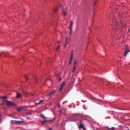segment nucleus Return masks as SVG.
<instances>
[{
    "instance_id": "obj_6",
    "label": "nucleus",
    "mask_w": 130,
    "mask_h": 130,
    "mask_svg": "<svg viewBox=\"0 0 130 130\" xmlns=\"http://www.w3.org/2000/svg\"><path fill=\"white\" fill-rule=\"evenodd\" d=\"M125 52L124 55V56H126V55H127V53H129V52H130V50L128 49V46L127 45H126L125 46Z\"/></svg>"
},
{
    "instance_id": "obj_11",
    "label": "nucleus",
    "mask_w": 130,
    "mask_h": 130,
    "mask_svg": "<svg viewBox=\"0 0 130 130\" xmlns=\"http://www.w3.org/2000/svg\"><path fill=\"white\" fill-rule=\"evenodd\" d=\"M54 93H55V90H54V91H52L51 92H50V93L48 94V96H49V98H50V97H51V95L53 94H54Z\"/></svg>"
},
{
    "instance_id": "obj_28",
    "label": "nucleus",
    "mask_w": 130,
    "mask_h": 130,
    "mask_svg": "<svg viewBox=\"0 0 130 130\" xmlns=\"http://www.w3.org/2000/svg\"><path fill=\"white\" fill-rule=\"evenodd\" d=\"M7 54H8V53L4 54V55H6V56H7Z\"/></svg>"
},
{
    "instance_id": "obj_22",
    "label": "nucleus",
    "mask_w": 130,
    "mask_h": 130,
    "mask_svg": "<svg viewBox=\"0 0 130 130\" xmlns=\"http://www.w3.org/2000/svg\"><path fill=\"white\" fill-rule=\"evenodd\" d=\"M18 111H22V108H19L17 109Z\"/></svg>"
},
{
    "instance_id": "obj_33",
    "label": "nucleus",
    "mask_w": 130,
    "mask_h": 130,
    "mask_svg": "<svg viewBox=\"0 0 130 130\" xmlns=\"http://www.w3.org/2000/svg\"><path fill=\"white\" fill-rule=\"evenodd\" d=\"M1 119H0V123H1Z\"/></svg>"
},
{
    "instance_id": "obj_9",
    "label": "nucleus",
    "mask_w": 130,
    "mask_h": 130,
    "mask_svg": "<svg viewBox=\"0 0 130 130\" xmlns=\"http://www.w3.org/2000/svg\"><path fill=\"white\" fill-rule=\"evenodd\" d=\"M64 85H66V82H63V83L61 85V86L59 89L60 92L61 91V90H62V88L64 87Z\"/></svg>"
},
{
    "instance_id": "obj_18",
    "label": "nucleus",
    "mask_w": 130,
    "mask_h": 130,
    "mask_svg": "<svg viewBox=\"0 0 130 130\" xmlns=\"http://www.w3.org/2000/svg\"><path fill=\"white\" fill-rule=\"evenodd\" d=\"M107 128H108V129H109V130H110V129H112V130L114 129V127H112L111 128H109V127H107Z\"/></svg>"
},
{
    "instance_id": "obj_16",
    "label": "nucleus",
    "mask_w": 130,
    "mask_h": 130,
    "mask_svg": "<svg viewBox=\"0 0 130 130\" xmlns=\"http://www.w3.org/2000/svg\"><path fill=\"white\" fill-rule=\"evenodd\" d=\"M43 101H44L43 100H41V101H40V102H39V103H36V104L37 105H38V104H40L42 103L43 102Z\"/></svg>"
},
{
    "instance_id": "obj_26",
    "label": "nucleus",
    "mask_w": 130,
    "mask_h": 130,
    "mask_svg": "<svg viewBox=\"0 0 130 130\" xmlns=\"http://www.w3.org/2000/svg\"><path fill=\"white\" fill-rule=\"evenodd\" d=\"M1 98H3V99H7V96H2Z\"/></svg>"
},
{
    "instance_id": "obj_2",
    "label": "nucleus",
    "mask_w": 130,
    "mask_h": 130,
    "mask_svg": "<svg viewBox=\"0 0 130 130\" xmlns=\"http://www.w3.org/2000/svg\"><path fill=\"white\" fill-rule=\"evenodd\" d=\"M10 122L11 124H20L21 122H24V120L22 118H20L19 121L11 120Z\"/></svg>"
},
{
    "instance_id": "obj_14",
    "label": "nucleus",
    "mask_w": 130,
    "mask_h": 130,
    "mask_svg": "<svg viewBox=\"0 0 130 130\" xmlns=\"http://www.w3.org/2000/svg\"><path fill=\"white\" fill-rule=\"evenodd\" d=\"M41 116L42 117V118H44V119H46V118H47V117H46V116H45V115H44L43 114H41Z\"/></svg>"
},
{
    "instance_id": "obj_8",
    "label": "nucleus",
    "mask_w": 130,
    "mask_h": 130,
    "mask_svg": "<svg viewBox=\"0 0 130 130\" xmlns=\"http://www.w3.org/2000/svg\"><path fill=\"white\" fill-rule=\"evenodd\" d=\"M79 128H82V129L86 130V127L84 126L82 123H81L80 125L79 126Z\"/></svg>"
},
{
    "instance_id": "obj_4",
    "label": "nucleus",
    "mask_w": 130,
    "mask_h": 130,
    "mask_svg": "<svg viewBox=\"0 0 130 130\" xmlns=\"http://www.w3.org/2000/svg\"><path fill=\"white\" fill-rule=\"evenodd\" d=\"M55 119V118L51 119V120H45L44 121H40V122L42 123V124H44V123H46V122H51L53 120H54Z\"/></svg>"
},
{
    "instance_id": "obj_27",
    "label": "nucleus",
    "mask_w": 130,
    "mask_h": 130,
    "mask_svg": "<svg viewBox=\"0 0 130 130\" xmlns=\"http://www.w3.org/2000/svg\"><path fill=\"white\" fill-rule=\"evenodd\" d=\"M93 3H94V5H96V0H94Z\"/></svg>"
},
{
    "instance_id": "obj_15",
    "label": "nucleus",
    "mask_w": 130,
    "mask_h": 130,
    "mask_svg": "<svg viewBox=\"0 0 130 130\" xmlns=\"http://www.w3.org/2000/svg\"><path fill=\"white\" fill-rule=\"evenodd\" d=\"M73 55H71L70 61V64H72V60H73Z\"/></svg>"
},
{
    "instance_id": "obj_24",
    "label": "nucleus",
    "mask_w": 130,
    "mask_h": 130,
    "mask_svg": "<svg viewBox=\"0 0 130 130\" xmlns=\"http://www.w3.org/2000/svg\"><path fill=\"white\" fill-rule=\"evenodd\" d=\"M59 47H60V46H58V47L57 48H56V51H58V49H59Z\"/></svg>"
},
{
    "instance_id": "obj_20",
    "label": "nucleus",
    "mask_w": 130,
    "mask_h": 130,
    "mask_svg": "<svg viewBox=\"0 0 130 130\" xmlns=\"http://www.w3.org/2000/svg\"><path fill=\"white\" fill-rule=\"evenodd\" d=\"M62 110H64V111H66V109H60L59 110L60 113H61L62 112Z\"/></svg>"
},
{
    "instance_id": "obj_12",
    "label": "nucleus",
    "mask_w": 130,
    "mask_h": 130,
    "mask_svg": "<svg viewBox=\"0 0 130 130\" xmlns=\"http://www.w3.org/2000/svg\"><path fill=\"white\" fill-rule=\"evenodd\" d=\"M55 75L57 76V77H58V78H59V82H60V81H61V78H60V77H59V73H56L55 74Z\"/></svg>"
},
{
    "instance_id": "obj_31",
    "label": "nucleus",
    "mask_w": 130,
    "mask_h": 130,
    "mask_svg": "<svg viewBox=\"0 0 130 130\" xmlns=\"http://www.w3.org/2000/svg\"><path fill=\"white\" fill-rule=\"evenodd\" d=\"M27 119H29V117H27Z\"/></svg>"
},
{
    "instance_id": "obj_32",
    "label": "nucleus",
    "mask_w": 130,
    "mask_h": 130,
    "mask_svg": "<svg viewBox=\"0 0 130 130\" xmlns=\"http://www.w3.org/2000/svg\"><path fill=\"white\" fill-rule=\"evenodd\" d=\"M58 43H59V42L58 41Z\"/></svg>"
},
{
    "instance_id": "obj_29",
    "label": "nucleus",
    "mask_w": 130,
    "mask_h": 130,
    "mask_svg": "<svg viewBox=\"0 0 130 130\" xmlns=\"http://www.w3.org/2000/svg\"><path fill=\"white\" fill-rule=\"evenodd\" d=\"M49 130H52V128H49Z\"/></svg>"
},
{
    "instance_id": "obj_3",
    "label": "nucleus",
    "mask_w": 130,
    "mask_h": 130,
    "mask_svg": "<svg viewBox=\"0 0 130 130\" xmlns=\"http://www.w3.org/2000/svg\"><path fill=\"white\" fill-rule=\"evenodd\" d=\"M5 103H6V105L8 107L16 106V104L9 101H6Z\"/></svg>"
},
{
    "instance_id": "obj_7",
    "label": "nucleus",
    "mask_w": 130,
    "mask_h": 130,
    "mask_svg": "<svg viewBox=\"0 0 130 130\" xmlns=\"http://www.w3.org/2000/svg\"><path fill=\"white\" fill-rule=\"evenodd\" d=\"M77 60H74V66H73V73H74L75 72V70H76V66H77Z\"/></svg>"
},
{
    "instance_id": "obj_1",
    "label": "nucleus",
    "mask_w": 130,
    "mask_h": 130,
    "mask_svg": "<svg viewBox=\"0 0 130 130\" xmlns=\"http://www.w3.org/2000/svg\"><path fill=\"white\" fill-rule=\"evenodd\" d=\"M73 27V21H70V24L69 26V29L70 30V32L69 33V37H66V44L64 46V47L67 46V45L70 43V41H71V35H72V27Z\"/></svg>"
},
{
    "instance_id": "obj_5",
    "label": "nucleus",
    "mask_w": 130,
    "mask_h": 130,
    "mask_svg": "<svg viewBox=\"0 0 130 130\" xmlns=\"http://www.w3.org/2000/svg\"><path fill=\"white\" fill-rule=\"evenodd\" d=\"M22 92L24 94V95H28V96H34V93H31L29 92H27V91L24 90V89H22Z\"/></svg>"
},
{
    "instance_id": "obj_10",
    "label": "nucleus",
    "mask_w": 130,
    "mask_h": 130,
    "mask_svg": "<svg viewBox=\"0 0 130 130\" xmlns=\"http://www.w3.org/2000/svg\"><path fill=\"white\" fill-rule=\"evenodd\" d=\"M21 97H22V94H21V93H17V95H16V98L19 99V98H21Z\"/></svg>"
},
{
    "instance_id": "obj_25",
    "label": "nucleus",
    "mask_w": 130,
    "mask_h": 130,
    "mask_svg": "<svg viewBox=\"0 0 130 130\" xmlns=\"http://www.w3.org/2000/svg\"><path fill=\"white\" fill-rule=\"evenodd\" d=\"M27 79H28V77L25 76V82H26V81H27Z\"/></svg>"
},
{
    "instance_id": "obj_17",
    "label": "nucleus",
    "mask_w": 130,
    "mask_h": 130,
    "mask_svg": "<svg viewBox=\"0 0 130 130\" xmlns=\"http://www.w3.org/2000/svg\"><path fill=\"white\" fill-rule=\"evenodd\" d=\"M33 77H34V78L35 79L36 82H37V81H38L37 76H34Z\"/></svg>"
},
{
    "instance_id": "obj_30",
    "label": "nucleus",
    "mask_w": 130,
    "mask_h": 130,
    "mask_svg": "<svg viewBox=\"0 0 130 130\" xmlns=\"http://www.w3.org/2000/svg\"><path fill=\"white\" fill-rule=\"evenodd\" d=\"M58 107H60V105H58Z\"/></svg>"
},
{
    "instance_id": "obj_21",
    "label": "nucleus",
    "mask_w": 130,
    "mask_h": 130,
    "mask_svg": "<svg viewBox=\"0 0 130 130\" xmlns=\"http://www.w3.org/2000/svg\"><path fill=\"white\" fill-rule=\"evenodd\" d=\"M31 114H32V113H31V112H27V113H26V115H31Z\"/></svg>"
},
{
    "instance_id": "obj_23",
    "label": "nucleus",
    "mask_w": 130,
    "mask_h": 130,
    "mask_svg": "<svg viewBox=\"0 0 130 130\" xmlns=\"http://www.w3.org/2000/svg\"><path fill=\"white\" fill-rule=\"evenodd\" d=\"M54 12H55V13H56V12H57V8H54Z\"/></svg>"
},
{
    "instance_id": "obj_19",
    "label": "nucleus",
    "mask_w": 130,
    "mask_h": 130,
    "mask_svg": "<svg viewBox=\"0 0 130 130\" xmlns=\"http://www.w3.org/2000/svg\"><path fill=\"white\" fill-rule=\"evenodd\" d=\"M120 24L121 25V27H125L126 26L125 25L122 24V22H121V21L120 22Z\"/></svg>"
},
{
    "instance_id": "obj_13",
    "label": "nucleus",
    "mask_w": 130,
    "mask_h": 130,
    "mask_svg": "<svg viewBox=\"0 0 130 130\" xmlns=\"http://www.w3.org/2000/svg\"><path fill=\"white\" fill-rule=\"evenodd\" d=\"M62 13L63 16H65L66 17V16H67V11H66L65 10L62 9Z\"/></svg>"
}]
</instances>
